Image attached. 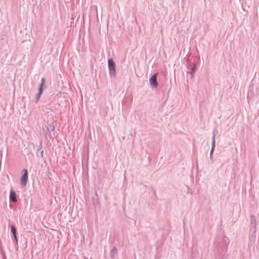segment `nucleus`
Returning <instances> with one entry per match:
<instances>
[{
	"mask_svg": "<svg viewBox=\"0 0 259 259\" xmlns=\"http://www.w3.org/2000/svg\"><path fill=\"white\" fill-rule=\"evenodd\" d=\"M215 145L214 137H213L212 148L211 151L213 150Z\"/></svg>",
	"mask_w": 259,
	"mask_h": 259,
	"instance_id": "7",
	"label": "nucleus"
},
{
	"mask_svg": "<svg viewBox=\"0 0 259 259\" xmlns=\"http://www.w3.org/2000/svg\"><path fill=\"white\" fill-rule=\"evenodd\" d=\"M11 230L13 234V235L16 241L17 242V238L16 236V230L15 227L14 226H12L11 227Z\"/></svg>",
	"mask_w": 259,
	"mask_h": 259,
	"instance_id": "6",
	"label": "nucleus"
},
{
	"mask_svg": "<svg viewBox=\"0 0 259 259\" xmlns=\"http://www.w3.org/2000/svg\"><path fill=\"white\" fill-rule=\"evenodd\" d=\"M22 172L23 174L21 178V184L23 187H25L27 184L28 179V172L27 169H24L22 170Z\"/></svg>",
	"mask_w": 259,
	"mask_h": 259,
	"instance_id": "1",
	"label": "nucleus"
},
{
	"mask_svg": "<svg viewBox=\"0 0 259 259\" xmlns=\"http://www.w3.org/2000/svg\"><path fill=\"white\" fill-rule=\"evenodd\" d=\"M109 70L111 74L115 73V63L112 59L108 60Z\"/></svg>",
	"mask_w": 259,
	"mask_h": 259,
	"instance_id": "2",
	"label": "nucleus"
},
{
	"mask_svg": "<svg viewBox=\"0 0 259 259\" xmlns=\"http://www.w3.org/2000/svg\"><path fill=\"white\" fill-rule=\"evenodd\" d=\"M45 83V79L44 78H41V82L40 84V86H39V92L38 93V97L39 98V97L42 94V88H43V86L44 85Z\"/></svg>",
	"mask_w": 259,
	"mask_h": 259,
	"instance_id": "5",
	"label": "nucleus"
},
{
	"mask_svg": "<svg viewBox=\"0 0 259 259\" xmlns=\"http://www.w3.org/2000/svg\"><path fill=\"white\" fill-rule=\"evenodd\" d=\"M157 74H155L151 76L149 79L150 84L154 88H156L158 85V83L156 80Z\"/></svg>",
	"mask_w": 259,
	"mask_h": 259,
	"instance_id": "3",
	"label": "nucleus"
},
{
	"mask_svg": "<svg viewBox=\"0 0 259 259\" xmlns=\"http://www.w3.org/2000/svg\"><path fill=\"white\" fill-rule=\"evenodd\" d=\"M10 199L12 201L14 202H16L17 201L16 194L15 191L13 190H11L10 191Z\"/></svg>",
	"mask_w": 259,
	"mask_h": 259,
	"instance_id": "4",
	"label": "nucleus"
}]
</instances>
